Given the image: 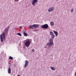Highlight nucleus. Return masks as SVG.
<instances>
[{
    "label": "nucleus",
    "instance_id": "f257e3e1",
    "mask_svg": "<svg viewBox=\"0 0 76 76\" xmlns=\"http://www.w3.org/2000/svg\"><path fill=\"white\" fill-rule=\"evenodd\" d=\"M10 28V26H8L4 30V32L2 33V34H1L0 35V37L1 38V42H3V39L4 40L6 39V35H7L8 34V32Z\"/></svg>",
    "mask_w": 76,
    "mask_h": 76
},
{
    "label": "nucleus",
    "instance_id": "f03ea898",
    "mask_svg": "<svg viewBox=\"0 0 76 76\" xmlns=\"http://www.w3.org/2000/svg\"><path fill=\"white\" fill-rule=\"evenodd\" d=\"M53 39H50L49 40V43H47L46 44L47 45H48V46L49 45H50V46H52V45H53Z\"/></svg>",
    "mask_w": 76,
    "mask_h": 76
},
{
    "label": "nucleus",
    "instance_id": "7ed1b4c3",
    "mask_svg": "<svg viewBox=\"0 0 76 76\" xmlns=\"http://www.w3.org/2000/svg\"><path fill=\"white\" fill-rule=\"evenodd\" d=\"M30 42H31V40H28L25 43V46L27 48L29 47V45L31 44Z\"/></svg>",
    "mask_w": 76,
    "mask_h": 76
},
{
    "label": "nucleus",
    "instance_id": "20e7f679",
    "mask_svg": "<svg viewBox=\"0 0 76 76\" xmlns=\"http://www.w3.org/2000/svg\"><path fill=\"white\" fill-rule=\"evenodd\" d=\"M48 27H49V26L47 24L43 25L41 26V28H44V29H47L48 28Z\"/></svg>",
    "mask_w": 76,
    "mask_h": 76
},
{
    "label": "nucleus",
    "instance_id": "39448f33",
    "mask_svg": "<svg viewBox=\"0 0 76 76\" xmlns=\"http://www.w3.org/2000/svg\"><path fill=\"white\" fill-rule=\"evenodd\" d=\"M55 9V8H54V7H50L48 10V12H52V11H53V10H54Z\"/></svg>",
    "mask_w": 76,
    "mask_h": 76
},
{
    "label": "nucleus",
    "instance_id": "423d86ee",
    "mask_svg": "<svg viewBox=\"0 0 76 76\" xmlns=\"http://www.w3.org/2000/svg\"><path fill=\"white\" fill-rule=\"evenodd\" d=\"M25 61L26 62L25 63V64L24 66V67H25V68H26V67L27 66H28V65L29 64V62H28V60H26Z\"/></svg>",
    "mask_w": 76,
    "mask_h": 76
},
{
    "label": "nucleus",
    "instance_id": "0eeeda50",
    "mask_svg": "<svg viewBox=\"0 0 76 76\" xmlns=\"http://www.w3.org/2000/svg\"><path fill=\"white\" fill-rule=\"evenodd\" d=\"M37 1H38V0H33L32 2V5H34Z\"/></svg>",
    "mask_w": 76,
    "mask_h": 76
},
{
    "label": "nucleus",
    "instance_id": "6e6552de",
    "mask_svg": "<svg viewBox=\"0 0 76 76\" xmlns=\"http://www.w3.org/2000/svg\"><path fill=\"white\" fill-rule=\"evenodd\" d=\"M29 28L30 29H34V24H33L32 26H31V25L30 26H29Z\"/></svg>",
    "mask_w": 76,
    "mask_h": 76
},
{
    "label": "nucleus",
    "instance_id": "1a4fd4ad",
    "mask_svg": "<svg viewBox=\"0 0 76 76\" xmlns=\"http://www.w3.org/2000/svg\"><path fill=\"white\" fill-rule=\"evenodd\" d=\"M34 28H38L39 26V24H34Z\"/></svg>",
    "mask_w": 76,
    "mask_h": 76
},
{
    "label": "nucleus",
    "instance_id": "9d476101",
    "mask_svg": "<svg viewBox=\"0 0 76 76\" xmlns=\"http://www.w3.org/2000/svg\"><path fill=\"white\" fill-rule=\"evenodd\" d=\"M8 73L10 74L11 73V69L9 68L8 70Z\"/></svg>",
    "mask_w": 76,
    "mask_h": 76
},
{
    "label": "nucleus",
    "instance_id": "9b49d317",
    "mask_svg": "<svg viewBox=\"0 0 76 76\" xmlns=\"http://www.w3.org/2000/svg\"><path fill=\"white\" fill-rule=\"evenodd\" d=\"M53 32L56 35V37H57V35H58V32H57V31H53Z\"/></svg>",
    "mask_w": 76,
    "mask_h": 76
},
{
    "label": "nucleus",
    "instance_id": "f8f14e48",
    "mask_svg": "<svg viewBox=\"0 0 76 76\" xmlns=\"http://www.w3.org/2000/svg\"><path fill=\"white\" fill-rule=\"evenodd\" d=\"M54 22L53 21H51L50 22V25L51 26H53V25H54Z\"/></svg>",
    "mask_w": 76,
    "mask_h": 76
},
{
    "label": "nucleus",
    "instance_id": "ddd939ff",
    "mask_svg": "<svg viewBox=\"0 0 76 76\" xmlns=\"http://www.w3.org/2000/svg\"><path fill=\"white\" fill-rule=\"evenodd\" d=\"M50 68L52 70H56V69H55V68H54V67H52L51 66Z\"/></svg>",
    "mask_w": 76,
    "mask_h": 76
},
{
    "label": "nucleus",
    "instance_id": "4468645a",
    "mask_svg": "<svg viewBox=\"0 0 76 76\" xmlns=\"http://www.w3.org/2000/svg\"><path fill=\"white\" fill-rule=\"evenodd\" d=\"M23 34L24 36H25L26 37H27V34H26V33L24 32L23 33Z\"/></svg>",
    "mask_w": 76,
    "mask_h": 76
},
{
    "label": "nucleus",
    "instance_id": "2eb2a0df",
    "mask_svg": "<svg viewBox=\"0 0 76 76\" xmlns=\"http://www.w3.org/2000/svg\"><path fill=\"white\" fill-rule=\"evenodd\" d=\"M50 34L51 35H54V33H53V32H52V31H50Z\"/></svg>",
    "mask_w": 76,
    "mask_h": 76
},
{
    "label": "nucleus",
    "instance_id": "dca6fc26",
    "mask_svg": "<svg viewBox=\"0 0 76 76\" xmlns=\"http://www.w3.org/2000/svg\"><path fill=\"white\" fill-rule=\"evenodd\" d=\"M55 35H52L51 36V37L52 38H55Z\"/></svg>",
    "mask_w": 76,
    "mask_h": 76
},
{
    "label": "nucleus",
    "instance_id": "f3484780",
    "mask_svg": "<svg viewBox=\"0 0 76 76\" xmlns=\"http://www.w3.org/2000/svg\"><path fill=\"white\" fill-rule=\"evenodd\" d=\"M9 59H10L11 60H13V58L11 56H10L9 58Z\"/></svg>",
    "mask_w": 76,
    "mask_h": 76
},
{
    "label": "nucleus",
    "instance_id": "a211bd4d",
    "mask_svg": "<svg viewBox=\"0 0 76 76\" xmlns=\"http://www.w3.org/2000/svg\"><path fill=\"white\" fill-rule=\"evenodd\" d=\"M17 35H19V36H22V34L20 33H18Z\"/></svg>",
    "mask_w": 76,
    "mask_h": 76
},
{
    "label": "nucleus",
    "instance_id": "6ab92c4d",
    "mask_svg": "<svg viewBox=\"0 0 76 76\" xmlns=\"http://www.w3.org/2000/svg\"><path fill=\"white\" fill-rule=\"evenodd\" d=\"M73 11H74V10H73V9H72L71 10V12H73Z\"/></svg>",
    "mask_w": 76,
    "mask_h": 76
},
{
    "label": "nucleus",
    "instance_id": "aec40b11",
    "mask_svg": "<svg viewBox=\"0 0 76 76\" xmlns=\"http://www.w3.org/2000/svg\"><path fill=\"white\" fill-rule=\"evenodd\" d=\"M32 52H33V53H34V52H35V50H34V49H33L32 50Z\"/></svg>",
    "mask_w": 76,
    "mask_h": 76
},
{
    "label": "nucleus",
    "instance_id": "412c9836",
    "mask_svg": "<svg viewBox=\"0 0 76 76\" xmlns=\"http://www.w3.org/2000/svg\"><path fill=\"white\" fill-rule=\"evenodd\" d=\"M19 0H15V1H16L17 2H18Z\"/></svg>",
    "mask_w": 76,
    "mask_h": 76
},
{
    "label": "nucleus",
    "instance_id": "4be33fe9",
    "mask_svg": "<svg viewBox=\"0 0 76 76\" xmlns=\"http://www.w3.org/2000/svg\"><path fill=\"white\" fill-rule=\"evenodd\" d=\"M20 28H21V29H22V27L21 26H20Z\"/></svg>",
    "mask_w": 76,
    "mask_h": 76
},
{
    "label": "nucleus",
    "instance_id": "5701e85b",
    "mask_svg": "<svg viewBox=\"0 0 76 76\" xmlns=\"http://www.w3.org/2000/svg\"><path fill=\"white\" fill-rule=\"evenodd\" d=\"M50 45H49V46H48V47H49V48H50Z\"/></svg>",
    "mask_w": 76,
    "mask_h": 76
},
{
    "label": "nucleus",
    "instance_id": "b1692460",
    "mask_svg": "<svg viewBox=\"0 0 76 76\" xmlns=\"http://www.w3.org/2000/svg\"><path fill=\"white\" fill-rule=\"evenodd\" d=\"M9 64H10V63H9Z\"/></svg>",
    "mask_w": 76,
    "mask_h": 76
},
{
    "label": "nucleus",
    "instance_id": "393cba45",
    "mask_svg": "<svg viewBox=\"0 0 76 76\" xmlns=\"http://www.w3.org/2000/svg\"><path fill=\"white\" fill-rule=\"evenodd\" d=\"M57 0L58 1V0Z\"/></svg>",
    "mask_w": 76,
    "mask_h": 76
}]
</instances>
